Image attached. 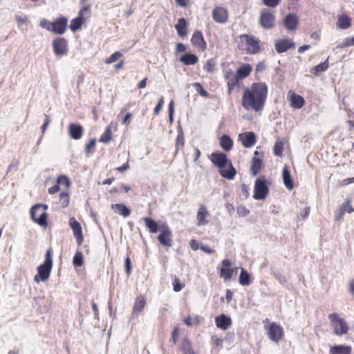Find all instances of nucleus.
I'll return each instance as SVG.
<instances>
[{"label":"nucleus","mask_w":354,"mask_h":354,"mask_svg":"<svg viewBox=\"0 0 354 354\" xmlns=\"http://www.w3.org/2000/svg\"><path fill=\"white\" fill-rule=\"evenodd\" d=\"M122 56V54L120 52L116 51V52L113 53L109 57H108L106 59L105 62L107 64H112V63L116 62L117 60H118Z\"/></svg>","instance_id":"3c124183"},{"label":"nucleus","mask_w":354,"mask_h":354,"mask_svg":"<svg viewBox=\"0 0 354 354\" xmlns=\"http://www.w3.org/2000/svg\"><path fill=\"white\" fill-rule=\"evenodd\" d=\"M283 143L281 141H277L274 145V153L277 156H281L283 151Z\"/></svg>","instance_id":"49530a36"},{"label":"nucleus","mask_w":354,"mask_h":354,"mask_svg":"<svg viewBox=\"0 0 354 354\" xmlns=\"http://www.w3.org/2000/svg\"><path fill=\"white\" fill-rule=\"evenodd\" d=\"M328 60L320 63L319 64L315 66L311 69V73L315 75H319L320 73L326 71L328 68Z\"/></svg>","instance_id":"a19ab883"},{"label":"nucleus","mask_w":354,"mask_h":354,"mask_svg":"<svg viewBox=\"0 0 354 354\" xmlns=\"http://www.w3.org/2000/svg\"><path fill=\"white\" fill-rule=\"evenodd\" d=\"M53 266V249L49 248L45 254V261L37 268L38 274L35 275L34 280L39 283L40 281L47 280L50 274Z\"/></svg>","instance_id":"0eeeda50"},{"label":"nucleus","mask_w":354,"mask_h":354,"mask_svg":"<svg viewBox=\"0 0 354 354\" xmlns=\"http://www.w3.org/2000/svg\"><path fill=\"white\" fill-rule=\"evenodd\" d=\"M282 179L285 187L288 190H292L294 188V182L290 175L289 167L288 165H284L282 169Z\"/></svg>","instance_id":"cd10ccee"},{"label":"nucleus","mask_w":354,"mask_h":354,"mask_svg":"<svg viewBox=\"0 0 354 354\" xmlns=\"http://www.w3.org/2000/svg\"><path fill=\"white\" fill-rule=\"evenodd\" d=\"M268 88L264 82L252 83L243 93L241 105L245 110L255 112L261 111L268 97Z\"/></svg>","instance_id":"f257e3e1"},{"label":"nucleus","mask_w":354,"mask_h":354,"mask_svg":"<svg viewBox=\"0 0 354 354\" xmlns=\"http://www.w3.org/2000/svg\"><path fill=\"white\" fill-rule=\"evenodd\" d=\"M176 50L177 53H184L187 50V47L183 43H178L176 46Z\"/></svg>","instance_id":"69168bd1"},{"label":"nucleus","mask_w":354,"mask_h":354,"mask_svg":"<svg viewBox=\"0 0 354 354\" xmlns=\"http://www.w3.org/2000/svg\"><path fill=\"white\" fill-rule=\"evenodd\" d=\"M236 211L238 215L241 217H244L250 213L249 209H248L245 206L239 207Z\"/></svg>","instance_id":"052dcab7"},{"label":"nucleus","mask_w":354,"mask_h":354,"mask_svg":"<svg viewBox=\"0 0 354 354\" xmlns=\"http://www.w3.org/2000/svg\"><path fill=\"white\" fill-rule=\"evenodd\" d=\"M180 350L183 354H196L192 346V343L191 340L187 337L183 338L182 342L180 344Z\"/></svg>","instance_id":"2f4dec72"},{"label":"nucleus","mask_w":354,"mask_h":354,"mask_svg":"<svg viewBox=\"0 0 354 354\" xmlns=\"http://www.w3.org/2000/svg\"><path fill=\"white\" fill-rule=\"evenodd\" d=\"M174 290L175 292H180L185 286L178 277H175L172 281Z\"/></svg>","instance_id":"603ef678"},{"label":"nucleus","mask_w":354,"mask_h":354,"mask_svg":"<svg viewBox=\"0 0 354 354\" xmlns=\"http://www.w3.org/2000/svg\"><path fill=\"white\" fill-rule=\"evenodd\" d=\"M290 106L293 109H299L305 104L304 98L300 95L297 94L292 91H290L288 94Z\"/></svg>","instance_id":"aec40b11"},{"label":"nucleus","mask_w":354,"mask_h":354,"mask_svg":"<svg viewBox=\"0 0 354 354\" xmlns=\"http://www.w3.org/2000/svg\"><path fill=\"white\" fill-rule=\"evenodd\" d=\"M351 18L346 14L341 15L338 17L337 21V27L340 29H348L351 26Z\"/></svg>","instance_id":"7c9ffc66"},{"label":"nucleus","mask_w":354,"mask_h":354,"mask_svg":"<svg viewBox=\"0 0 354 354\" xmlns=\"http://www.w3.org/2000/svg\"><path fill=\"white\" fill-rule=\"evenodd\" d=\"M48 205L45 204L33 205L30 211L32 220L39 225L46 227L48 225Z\"/></svg>","instance_id":"6e6552de"},{"label":"nucleus","mask_w":354,"mask_h":354,"mask_svg":"<svg viewBox=\"0 0 354 354\" xmlns=\"http://www.w3.org/2000/svg\"><path fill=\"white\" fill-rule=\"evenodd\" d=\"M353 46H354V36L345 38L344 40L341 44H339L337 47L342 49Z\"/></svg>","instance_id":"09e8293b"},{"label":"nucleus","mask_w":354,"mask_h":354,"mask_svg":"<svg viewBox=\"0 0 354 354\" xmlns=\"http://www.w3.org/2000/svg\"><path fill=\"white\" fill-rule=\"evenodd\" d=\"M39 26L41 28L53 33L63 35L67 28L68 19L66 17H61L56 19L53 22H50L48 19L44 18L40 21Z\"/></svg>","instance_id":"423d86ee"},{"label":"nucleus","mask_w":354,"mask_h":354,"mask_svg":"<svg viewBox=\"0 0 354 354\" xmlns=\"http://www.w3.org/2000/svg\"><path fill=\"white\" fill-rule=\"evenodd\" d=\"M328 318L335 335L342 336L348 333L349 327L344 318L340 317L337 313L329 314Z\"/></svg>","instance_id":"1a4fd4ad"},{"label":"nucleus","mask_w":354,"mask_h":354,"mask_svg":"<svg viewBox=\"0 0 354 354\" xmlns=\"http://www.w3.org/2000/svg\"><path fill=\"white\" fill-rule=\"evenodd\" d=\"M68 224L73 230V235L76 239L77 245H81L84 241V236L80 223L75 217H71L69 219Z\"/></svg>","instance_id":"dca6fc26"},{"label":"nucleus","mask_w":354,"mask_h":354,"mask_svg":"<svg viewBox=\"0 0 354 354\" xmlns=\"http://www.w3.org/2000/svg\"><path fill=\"white\" fill-rule=\"evenodd\" d=\"M200 249L207 254H214L216 252L215 250L210 248L208 245H201L200 246Z\"/></svg>","instance_id":"e2e57ef3"},{"label":"nucleus","mask_w":354,"mask_h":354,"mask_svg":"<svg viewBox=\"0 0 354 354\" xmlns=\"http://www.w3.org/2000/svg\"><path fill=\"white\" fill-rule=\"evenodd\" d=\"M212 343L215 346H221L223 344V339L216 335L212 337Z\"/></svg>","instance_id":"680f3d73"},{"label":"nucleus","mask_w":354,"mask_h":354,"mask_svg":"<svg viewBox=\"0 0 354 354\" xmlns=\"http://www.w3.org/2000/svg\"><path fill=\"white\" fill-rule=\"evenodd\" d=\"M185 138L184 133L182 128L178 129V133L176 138V152H178L180 149L184 147Z\"/></svg>","instance_id":"ea45409f"},{"label":"nucleus","mask_w":354,"mask_h":354,"mask_svg":"<svg viewBox=\"0 0 354 354\" xmlns=\"http://www.w3.org/2000/svg\"><path fill=\"white\" fill-rule=\"evenodd\" d=\"M191 42L192 45L201 51H204L207 48L206 41L201 31H195L192 36Z\"/></svg>","instance_id":"6ab92c4d"},{"label":"nucleus","mask_w":354,"mask_h":354,"mask_svg":"<svg viewBox=\"0 0 354 354\" xmlns=\"http://www.w3.org/2000/svg\"><path fill=\"white\" fill-rule=\"evenodd\" d=\"M340 207L343 209L345 212H347L348 214H351L354 212V208L352 206L350 200H346L344 203H343Z\"/></svg>","instance_id":"5fc2aeb1"},{"label":"nucleus","mask_w":354,"mask_h":354,"mask_svg":"<svg viewBox=\"0 0 354 354\" xmlns=\"http://www.w3.org/2000/svg\"><path fill=\"white\" fill-rule=\"evenodd\" d=\"M268 337L274 342H279L283 337V328L275 322L270 323L268 327Z\"/></svg>","instance_id":"4468645a"},{"label":"nucleus","mask_w":354,"mask_h":354,"mask_svg":"<svg viewBox=\"0 0 354 354\" xmlns=\"http://www.w3.org/2000/svg\"><path fill=\"white\" fill-rule=\"evenodd\" d=\"M83 131V127L80 124L71 123L68 125V134L74 140L80 139L82 136Z\"/></svg>","instance_id":"a878e982"},{"label":"nucleus","mask_w":354,"mask_h":354,"mask_svg":"<svg viewBox=\"0 0 354 354\" xmlns=\"http://www.w3.org/2000/svg\"><path fill=\"white\" fill-rule=\"evenodd\" d=\"M112 140V129L111 127L109 125L105 129L104 132L101 135L99 141L103 143H108Z\"/></svg>","instance_id":"79ce46f5"},{"label":"nucleus","mask_w":354,"mask_h":354,"mask_svg":"<svg viewBox=\"0 0 354 354\" xmlns=\"http://www.w3.org/2000/svg\"><path fill=\"white\" fill-rule=\"evenodd\" d=\"M283 24L288 30H295L299 25V18L297 15L290 13L286 16Z\"/></svg>","instance_id":"b1692460"},{"label":"nucleus","mask_w":354,"mask_h":354,"mask_svg":"<svg viewBox=\"0 0 354 354\" xmlns=\"http://www.w3.org/2000/svg\"><path fill=\"white\" fill-rule=\"evenodd\" d=\"M125 272L127 276H129L131 273L132 267L131 262L129 257H127L124 261Z\"/></svg>","instance_id":"6e6d98bb"},{"label":"nucleus","mask_w":354,"mask_h":354,"mask_svg":"<svg viewBox=\"0 0 354 354\" xmlns=\"http://www.w3.org/2000/svg\"><path fill=\"white\" fill-rule=\"evenodd\" d=\"M180 62L185 65H194L198 62V57L192 53H185L180 58Z\"/></svg>","instance_id":"72a5a7b5"},{"label":"nucleus","mask_w":354,"mask_h":354,"mask_svg":"<svg viewBox=\"0 0 354 354\" xmlns=\"http://www.w3.org/2000/svg\"><path fill=\"white\" fill-rule=\"evenodd\" d=\"M187 21L184 18H180L178 20V23L175 26V28L177 30L178 35L180 37H184L187 36Z\"/></svg>","instance_id":"e433bc0d"},{"label":"nucleus","mask_w":354,"mask_h":354,"mask_svg":"<svg viewBox=\"0 0 354 354\" xmlns=\"http://www.w3.org/2000/svg\"><path fill=\"white\" fill-rule=\"evenodd\" d=\"M219 277L225 281L231 280L233 276L236 275L238 272V267H232V263L230 259H225L221 261L218 268Z\"/></svg>","instance_id":"9b49d317"},{"label":"nucleus","mask_w":354,"mask_h":354,"mask_svg":"<svg viewBox=\"0 0 354 354\" xmlns=\"http://www.w3.org/2000/svg\"><path fill=\"white\" fill-rule=\"evenodd\" d=\"M189 246L194 250H197L198 249L200 248L198 241L195 239H192L189 241Z\"/></svg>","instance_id":"774afa93"},{"label":"nucleus","mask_w":354,"mask_h":354,"mask_svg":"<svg viewBox=\"0 0 354 354\" xmlns=\"http://www.w3.org/2000/svg\"><path fill=\"white\" fill-rule=\"evenodd\" d=\"M112 209L117 214L127 217L131 214V210L125 205L122 203H116L111 205Z\"/></svg>","instance_id":"473e14b6"},{"label":"nucleus","mask_w":354,"mask_h":354,"mask_svg":"<svg viewBox=\"0 0 354 354\" xmlns=\"http://www.w3.org/2000/svg\"><path fill=\"white\" fill-rule=\"evenodd\" d=\"M351 347L350 346L337 345L332 346L330 349V354H351Z\"/></svg>","instance_id":"c9c22d12"},{"label":"nucleus","mask_w":354,"mask_h":354,"mask_svg":"<svg viewBox=\"0 0 354 354\" xmlns=\"http://www.w3.org/2000/svg\"><path fill=\"white\" fill-rule=\"evenodd\" d=\"M142 220L151 233L155 234L158 232H160L157 239L162 245L168 248L172 245V232L167 224L163 223L158 225L156 221L149 217H143Z\"/></svg>","instance_id":"f03ea898"},{"label":"nucleus","mask_w":354,"mask_h":354,"mask_svg":"<svg viewBox=\"0 0 354 354\" xmlns=\"http://www.w3.org/2000/svg\"><path fill=\"white\" fill-rule=\"evenodd\" d=\"M345 213L346 212H344V210L343 209H342L341 207H339L338 211L335 213V220L336 221H338L341 220Z\"/></svg>","instance_id":"0e129e2a"},{"label":"nucleus","mask_w":354,"mask_h":354,"mask_svg":"<svg viewBox=\"0 0 354 354\" xmlns=\"http://www.w3.org/2000/svg\"><path fill=\"white\" fill-rule=\"evenodd\" d=\"M259 23L265 29L272 28L275 24V15L274 12L267 8L263 9L260 15Z\"/></svg>","instance_id":"ddd939ff"},{"label":"nucleus","mask_w":354,"mask_h":354,"mask_svg":"<svg viewBox=\"0 0 354 354\" xmlns=\"http://www.w3.org/2000/svg\"><path fill=\"white\" fill-rule=\"evenodd\" d=\"M193 86L195 88L196 91L203 97H209V93L205 90L202 84L199 82H195L193 84Z\"/></svg>","instance_id":"de8ad7c7"},{"label":"nucleus","mask_w":354,"mask_h":354,"mask_svg":"<svg viewBox=\"0 0 354 354\" xmlns=\"http://www.w3.org/2000/svg\"><path fill=\"white\" fill-rule=\"evenodd\" d=\"M71 182L69 178L65 175H60L56 180V184L48 189L49 194H55L60 190V187L64 186V189L59 195V203L62 208H66L70 203L69 187Z\"/></svg>","instance_id":"20e7f679"},{"label":"nucleus","mask_w":354,"mask_h":354,"mask_svg":"<svg viewBox=\"0 0 354 354\" xmlns=\"http://www.w3.org/2000/svg\"><path fill=\"white\" fill-rule=\"evenodd\" d=\"M215 61L213 59H210L204 64L203 69L209 73H212L215 70Z\"/></svg>","instance_id":"a18cd8bd"},{"label":"nucleus","mask_w":354,"mask_h":354,"mask_svg":"<svg viewBox=\"0 0 354 354\" xmlns=\"http://www.w3.org/2000/svg\"><path fill=\"white\" fill-rule=\"evenodd\" d=\"M239 283L243 286H248L252 283V277L249 272L245 269L241 268L239 277Z\"/></svg>","instance_id":"f704fd0d"},{"label":"nucleus","mask_w":354,"mask_h":354,"mask_svg":"<svg viewBox=\"0 0 354 354\" xmlns=\"http://www.w3.org/2000/svg\"><path fill=\"white\" fill-rule=\"evenodd\" d=\"M239 140L245 148H250L256 144L257 138L252 131L244 132L239 135Z\"/></svg>","instance_id":"a211bd4d"},{"label":"nucleus","mask_w":354,"mask_h":354,"mask_svg":"<svg viewBox=\"0 0 354 354\" xmlns=\"http://www.w3.org/2000/svg\"><path fill=\"white\" fill-rule=\"evenodd\" d=\"M96 145V140L95 138L91 139L88 143L86 145L84 151L86 154L91 153Z\"/></svg>","instance_id":"864d4df0"},{"label":"nucleus","mask_w":354,"mask_h":354,"mask_svg":"<svg viewBox=\"0 0 354 354\" xmlns=\"http://www.w3.org/2000/svg\"><path fill=\"white\" fill-rule=\"evenodd\" d=\"M73 263L74 266L80 267L83 265V254L81 252H76L73 257Z\"/></svg>","instance_id":"8fccbe9b"},{"label":"nucleus","mask_w":354,"mask_h":354,"mask_svg":"<svg viewBox=\"0 0 354 354\" xmlns=\"http://www.w3.org/2000/svg\"><path fill=\"white\" fill-rule=\"evenodd\" d=\"M179 332L180 329L178 326H175L171 332V342L174 344H176L177 342Z\"/></svg>","instance_id":"bf43d9fd"},{"label":"nucleus","mask_w":354,"mask_h":354,"mask_svg":"<svg viewBox=\"0 0 354 354\" xmlns=\"http://www.w3.org/2000/svg\"><path fill=\"white\" fill-rule=\"evenodd\" d=\"M147 301L146 298L143 295H139L136 297L133 308L132 314L133 315L138 316L140 313H141L146 306Z\"/></svg>","instance_id":"bb28decb"},{"label":"nucleus","mask_w":354,"mask_h":354,"mask_svg":"<svg viewBox=\"0 0 354 354\" xmlns=\"http://www.w3.org/2000/svg\"><path fill=\"white\" fill-rule=\"evenodd\" d=\"M202 318L199 315H195L194 317L188 316L183 319V322L188 326H192L194 325H198L201 323Z\"/></svg>","instance_id":"37998d69"},{"label":"nucleus","mask_w":354,"mask_h":354,"mask_svg":"<svg viewBox=\"0 0 354 354\" xmlns=\"http://www.w3.org/2000/svg\"><path fill=\"white\" fill-rule=\"evenodd\" d=\"M268 184L269 182L264 176L257 178L254 187V198L257 200L265 199L269 192Z\"/></svg>","instance_id":"f8f14e48"},{"label":"nucleus","mask_w":354,"mask_h":354,"mask_svg":"<svg viewBox=\"0 0 354 354\" xmlns=\"http://www.w3.org/2000/svg\"><path fill=\"white\" fill-rule=\"evenodd\" d=\"M295 46L294 41L289 39H279L275 42V49L279 53H284L290 48H295Z\"/></svg>","instance_id":"4be33fe9"},{"label":"nucleus","mask_w":354,"mask_h":354,"mask_svg":"<svg viewBox=\"0 0 354 354\" xmlns=\"http://www.w3.org/2000/svg\"><path fill=\"white\" fill-rule=\"evenodd\" d=\"M209 212L205 205H201L196 214L197 225L202 226L207 225L208 223V221L207 220Z\"/></svg>","instance_id":"393cba45"},{"label":"nucleus","mask_w":354,"mask_h":354,"mask_svg":"<svg viewBox=\"0 0 354 354\" xmlns=\"http://www.w3.org/2000/svg\"><path fill=\"white\" fill-rule=\"evenodd\" d=\"M84 17H82L80 15H78L76 18L72 19L71 21L70 24L71 30L73 32H76L78 29H80L82 27V24L84 22Z\"/></svg>","instance_id":"58836bf2"},{"label":"nucleus","mask_w":354,"mask_h":354,"mask_svg":"<svg viewBox=\"0 0 354 354\" xmlns=\"http://www.w3.org/2000/svg\"><path fill=\"white\" fill-rule=\"evenodd\" d=\"M221 147L225 151H229L233 147V140L227 135H223L220 138Z\"/></svg>","instance_id":"4c0bfd02"},{"label":"nucleus","mask_w":354,"mask_h":354,"mask_svg":"<svg viewBox=\"0 0 354 354\" xmlns=\"http://www.w3.org/2000/svg\"><path fill=\"white\" fill-rule=\"evenodd\" d=\"M263 168V160L260 158L254 156L252 160V165L250 167L251 174L253 176H257Z\"/></svg>","instance_id":"c756f323"},{"label":"nucleus","mask_w":354,"mask_h":354,"mask_svg":"<svg viewBox=\"0 0 354 354\" xmlns=\"http://www.w3.org/2000/svg\"><path fill=\"white\" fill-rule=\"evenodd\" d=\"M132 103H128L127 104H126L125 106L121 109L120 113L118 116L119 118H121V123L123 125L128 127L131 123L133 114L130 112H128L127 111L128 109L132 106Z\"/></svg>","instance_id":"5701e85b"},{"label":"nucleus","mask_w":354,"mask_h":354,"mask_svg":"<svg viewBox=\"0 0 354 354\" xmlns=\"http://www.w3.org/2000/svg\"><path fill=\"white\" fill-rule=\"evenodd\" d=\"M224 79L226 82L227 93L231 95L234 91H239L243 86L242 80L236 76L235 73L231 70H226L224 71Z\"/></svg>","instance_id":"9d476101"},{"label":"nucleus","mask_w":354,"mask_h":354,"mask_svg":"<svg viewBox=\"0 0 354 354\" xmlns=\"http://www.w3.org/2000/svg\"><path fill=\"white\" fill-rule=\"evenodd\" d=\"M53 48L54 53L57 56L65 55L68 53V41L64 37H59L53 40Z\"/></svg>","instance_id":"2eb2a0df"},{"label":"nucleus","mask_w":354,"mask_h":354,"mask_svg":"<svg viewBox=\"0 0 354 354\" xmlns=\"http://www.w3.org/2000/svg\"><path fill=\"white\" fill-rule=\"evenodd\" d=\"M281 2V0H263L265 6L270 8H276Z\"/></svg>","instance_id":"4d7b16f0"},{"label":"nucleus","mask_w":354,"mask_h":354,"mask_svg":"<svg viewBox=\"0 0 354 354\" xmlns=\"http://www.w3.org/2000/svg\"><path fill=\"white\" fill-rule=\"evenodd\" d=\"M163 104H164V98L162 96L159 99L158 104H156V106L154 108L153 113H154L155 115H158L159 114L160 110L162 108Z\"/></svg>","instance_id":"13d9d810"},{"label":"nucleus","mask_w":354,"mask_h":354,"mask_svg":"<svg viewBox=\"0 0 354 354\" xmlns=\"http://www.w3.org/2000/svg\"><path fill=\"white\" fill-rule=\"evenodd\" d=\"M215 324L217 328L226 330L232 326V321L230 317L221 314L215 317Z\"/></svg>","instance_id":"412c9836"},{"label":"nucleus","mask_w":354,"mask_h":354,"mask_svg":"<svg viewBox=\"0 0 354 354\" xmlns=\"http://www.w3.org/2000/svg\"><path fill=\"white\" fill-rule=\"evenodd\" d=\"M239 49L248 54H256L260 51V41L252 35L243 34L239 36Z\"/></svg>","instance_id":"39448f33"},{"label":"nucleus","mask_w":354,"mask_h":354,"mask_svg":"<svg viewBox=\"0 0 354 354\" xmlns=\"http://www.w3.org/2000/svg\"><path fill=\"white\" fill-rule=\"evenodd\" d=\"M212 162L218 168L220 175L227 179L232 180L236 174V169L233 167L231 160L227 156L221 152L212 153L210 156Z\"/></svg>","instance_id":"7ed1b4c3"},{"label":"nucleus","mask_w":354,"mask_h":354,"mask_svg":"<svg viewBox=\"0 0 354 354\" xmlns=\"http://www.w3.org/2000/svg\"><path fill=\"white\" fill-rule=\"evenodd\" d=\"M252 69V66L250 64H243L237 68L235 74L243 80L250 75Z\"/></svg>","instance_id":"c85d7f7f"},{"label":"nucleus","mask_w":354,"mask_h":354,"mask_svg":"<svg viewBox=\"0 0 354 354\" xmlns=\"http://www.w3.org/2000/svg\"><path fill=\"white\" fill-rule=\"evenodd\" d=\"M266 65L263 62H259L256 66V72L261 73L266 69Z\"/></svg>","instance_id":"338daca9"},{"label":"nucleus","mask_w":354,"mask_h":354,"mask_svg":"<svg viewBox=\"0 0 354 354\" xmlns=\"http://www.w3.org/2000/svg\"><path fill=\"white\" fill-rule=\"evenodd\" d=\"M88 1V0H81L80 3L82 5V8L80 9L78 15H80L82 17H84L85 13H88V15L91 14V5L88 4L86 5V3Z\"/></svg>","instance_id":"c03bdc74"},{"label":"nucleus","mask_w":354,"mask_h":354,"mask_svg":"<svg viewBox=\"0 0 354 354\" xmlns=\"http://www.w3.org/2000/svg\"><path fill=\"white\" fill-rule=\"evenodd\" d=\"M212 18L216 23L225 24L228 21V11L224 7L216 6L212 10Z\"/></svg>","instance_id":"f3484780"}]
</instances>
